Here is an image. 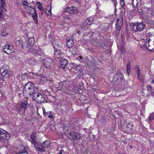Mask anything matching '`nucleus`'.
Segmentation results:
<instances>
[{
    "instance_id": "obj_55",
    "label": "nucleus",
    "mask_w": 154,
    "mask_h": 154,
    "mask_svg": "<svg viewBox=\"0 0 154 154\" xmlns=\"http://www.w3.org/2000/svg\"><path fill=\"white\" fill-rule=\"evenodd\" d=\"M58 154H62V153H59Z\"/></svg>"
},
{
    "instance_id": "obj_19",
    "label": "nucleus",
    "mask_w": 154,
    "mask_h": 154,
    "mask_svg": "<svg viewBox=\"0 0 154 154\" xmlns=\"http://www.w3.org/2000/svg\"><path fill=\"white\" fill-rule=\"evenodd\" d=\"M0 72H2V75L5 78H8L9 76V74L8 73L7 70L6 69H2L0 70Z\"/></svg>"
},
{
    "instance_id": "obj_26",
    "label": "nucleus",
    "mask_w": 154,
    "mask_h": 154,
    "mask_svg": "<svg viewBox=\"0 0 154 154\" xmlns=\"http://www.w3.org/2000/svg\"><path fill=\"white\" fill-rule=\"evenodd\" d=\"M131 63L130 61H128L127 65V72L128 75H129L131 72Z\"/></svg>"
},
{
    "instance_id": "obj_51",
    "label": "nucleus",
    "mask_w": 154,
    "mask_h": 154,
    "mask_svg": "<svg viewBox=\"0 0 154 154\" xmlns=\"http://www.w3.org/2000/svg\"><path fill=\"white\" fill-rule=\"evenodd\" d=\"M152 95L154 97V91L152 93Z\"/></svg>"
},
{
    "instance_id": "obj_33",
    "label": "nucleus",
    "mask_w": 154,
    "mask_h": 154,
    "mask_svg": "<svg viewBox=\"0 0 154 154\" xmlns=\"http://www.w3.org/2000/svg\"><path fill=\"white\" fill-rule=\"evenodd\" d=\"M137 68L138 70L137 72V74L138 78L139 79L141 80V77L140 76V69L138 67Z\"/></svg>"
},
{
    "instance_id": "obj_27",
    "label": "nucleus",
    "mask_w": 154,
    "mask_h": 154,
    "mask_svg": "<svg viewBox=\"0 0 154 154\" xmlns=\"http://www.w3.org/2000/svg\"><path fill=\"white\" fill-rule=\"evenodd\" d=\"M35 42V40L34 38L31 37L28 39V44L30 45H33Z\"/></svg>"
},
{
    "instance_id": "obj_2",
    "label": "nucleus",
    "mask_w": 154,
    "mask_h": 154,
    "mask_svg": "<svg viewBox=\"0 0 154 154\" xmlns=\"http://www.w3.org/2000/svg\"><path fill=\"white\" fill-rule=\"evenodd\" d=\"M66 82L65 81H63L58 83L59 86H56L54 87L57 91H61L62 92H59L60 93H66L68 94V91L69 89L66 88Z\"/></svg>"
},
{
    "instance_id": "obj_34",
    "label": "nucleus",
    "mask_w": 154,
    "mask_h": 154,
    "mask_svg": "<svg viewBox=\"0 0 154 154\" xmlns=\"http://www.w3.org/2000/svg\"><path fill=\"white\" fill-rule=\"evenodd\" d=\"M41 79L40 80L41 81L45 82H46V81L47 80V78L43 76L42 75L41 76H40Z\"/></svg>"
},
{
    "instance_id": "obj_23",
    "label": "nucleus",
    "mask_w": 154,
    "mask_h": 154,
    "mask_svg": "<svg viewBox=\"0 0 154 154\" xmlns=\"http://www.w3.org/2000/svg\"><path fill=\"white\" fill-rule=\"evenodd\" d=\"M26 9V12L28 14H31L32 13H33V12H35V11H36L34 8H32L31 7H29V8H27Z\"/></svg>"
},
{
    "instance_id": "obj_49",
    "label": "nucleus",
    "mask_w": 154,
    "mask_h": 154,
    "mask_svg": "<svg viewBox=\"0 0 154 154\" xmlns=\"http://www.w3.org/2000/svg\"><path fill=\"white\" fill-rule=\"evenodd\" d=\"M25 43L26 44V46H25L24 44H22V47L23 48H24V47H26V46H27V42H25Z\"/></svg>"
},
{
    "instance_id": "obj_18",
    "label": "nucleus",
    "mask_w": 154,
    "mask_h": 154,
    "mask_svg": "<svg viewBox=\"0 0 154 154\" xmlns=\"http://www.w3.org/2000/svg\"><path fill=\"white\" fill-rule=\"evenodd\" d=\"M66 44L69 48L72 47L74 45L73 39L69 37H67L66 39Z\"/></svg>"
},
{
    "instance_id": "obj_47",
    "label": "nucleus",
    "mask_w": 154,
    "mask_h": 154,
    "mask_svg": "<svg viewBox=\"0 0 154 154\" xmlns=\"http://www.w3.org/2000/svg\"><path fill=\"white\" fill-rule=\"evenodd\" d=\"M149 81L150 82H152L154 84V80H153L152 78H149Z\"/></svg>"
},
{
    "instance_id": "obj_4",
    "label": "nucleus",
    "mask_w": 154,
    "mask_h": 154,
    "mask_svg": "<svg viewBox=\"0 0 154 154\" xmlns=\"http://www.w3.org/2000/svg\"><path fill=\"white\" fill-rule=\"evenodd\" d=\"M32 98L33 100L38 103H42L45 102V97L42 94L39 93L36 91L33 94Z\"/></svg>"
},
{
    "instance_id": "obj_46",
    "label": "nucleus",
    "mask_w": 154,
    "mask_h": 154,
    "mask_svg": "<svg viewBox=\"0 0 154 154\" xmlns=\"http://www.w3.org/2000/svg\"><path fill=\"white\" fill-rule=\"evenodd\" d=\"M83 71V69L82 68V67L80 68V69L77 72H80V73H81Z\"/></svg>"
},
{
    "instance_id": "obj_45",
    "label": "nucleus",
    "mask_w": 154,
    "mask_h": 154,
    "mask_svg": "<svg viewBox=\"0 0 154 154\" xmlns=\"http://www.w3.org/2000/svg\"><path fill=\"white\" fill-rule=\"evenodd\" d=\"M42 110H43V114H44V115H45L46 114V112L45 108H43Z\"/></svg>"
},
{
    "instance_id": "obj_29",
    "label": "nucleus",
    "mask_w": 154,
    "mask_h": 154,
    "mask_svg": "<svg viewBox=\"0 0 154 154\" xmlns=\"http://www.w3.org/2000/svg\"><path fill=\"white\" fill-rule=\"evenodd\" d=\"M36 5L38 6V8L40 11H42L43 10V8L42 4L40 2H38L36 3Z\"/></svg>"
},
{
    "instance_id": "obj_44",
    "label": "nucleus",
    "mask_w": 154,
    "mask_h": 154,
    "mask_svg": "<svg viewBox=\"0 0 154 154\" xmlns=\"http://www.w3.org/2000/svg\"><path fill=\"white\" fill-rule=\"evenodd\" d=\"M127 127L129 128V129H131L132 128V126L131 125L128 123L127 124Z\"/></svg>"
},
{
    "instance_id": "obj_50",
    "label": "nucleus",
    "mask_w": 154,
    "mask_h": 154,
    "mask_svg": "<svg viewBox=\"0 0 154 154\" xmlns=\"http://www.w3.org/2000/svg\"><path fill=\"white\" fill-rule=\"evenodd\" d=\"M84 130H85V131L86 132L88 133V129H87L86 128H84Z\"/></svg>"
},
{
    "instance_id": "obj_5",
    "label": "nucleus",
    "mask_w": 154,
    "mask_h": 154,
    "mask_svg": "<svg viewBox=\"0 0 154 154\" xmlns=\"http://www.w3.org/2000/svg\"><path fill=\"white\" fill-rule=\"evenodd\" d=\"M43 63L45 67L48 69H52L54 67V61L52 59L46 58L43 61Z\"/></svg>"
},
{
    "instance_id": "obj_10",
    "label": "nucleus",
    "mask_w": 154,
    "mask_h": 154,
    "mask_svg": "<svg viewBox=\"0 0 154 154\" xmlns=\"http://www.w3.org/2000/svg\"><path fill=\"white\" fill-rule=\"evenodd\" d=\"M145 25L143 23H134L133 25V29L135 32H138L142 31L144 29Z\"/></svg>"
},
{
    "instance_id": "obj_32",
    "label": "nucleus",
    "mask_w": 154,
    "mask_h": 154,
    "mask_svg": "<svg viewBox=\"0 0 154 154\" xmlns=\"http://www.w3.org/2000/svg\"><path fill=\"white\" fill-rule=\"evenodd\" d=\"M119 49L120 50L122 54H123L124 53L125 51V47L123 45H121L120 46Z\"/></svg>"
},
{
    "instance_id": "obj_14",
    "label": "nucleus",
    "mask_w": 154,
    "mask_h": 154,
    "mask_svg": "<svg viewBox=\"0 0 154 154\" xmlns=\"http://www.w3.org/2000/svg\"><path fill=\"white\" fill-rule=\"evenodd\" d=\"M65 11L69 14H76L78 13V9L75 7H68L66 8Z\"/></svg>"
},
{
    "instance_id": "obj_35",
    "label": "nucleus",
    "mask_w": 154,
    "mask_h": 154,
    "mask_svg": "<svg viewBox=\"0 0 154 154\" xmlns=\"http://www.w3.org/2000/svg\"><path fill=\"white\" fill-rule=\"evenodd\" d=\"M154 119V115L153 114H152L149 115V120L151 121L153 120Z\"/></svg>"
},
{
    "instance_id": "obj_53",
    "label": "nucleus",
    "mask_w": 154,
    "mask_h": 154,
    "mask_svg": "<svg viewBox=\"0 0 154 154\" xmlns=\"http://www.w3.org/2000/svg\"><path fill=\"white\" fill-rule=\"evenodd\" d=\"M63 149H61V150H60L59 153H62V152H63Z\"/></svg>"
},
{
    "instance_id": "obj_37",
    "label": "nucleus",
    "mask_w": 154,
    "mask_h": 154,
    "mask_svg": "<svg viewBox=\"0 0 154 154\" xmlns=\"http://www.w3.org/2000/svg\"><path fill=\"white\" fill-rule=\"evenodd\" d=\"M82 66L81 65H78L76 66L75 69V71H76V72H77L79 69L80 68H82Z\"/></svg>"
},
{
    "instance_id": "obj_57",
    "label": "nucleus",
    "mask_w": 154,
    "mask_h": 154,
    "mask_svg": "<svg viewBox=\"0 0 154 154\" xmlns=\"http://www.w3.org/2000/svg\"><path fill=\"white\" fill-rule=\"evenodd\" d=\"M82 58V57H80V59H81Z\"/></svg>"
},
{
    "instance_id": "obj_43",
    "label": "nucleus",
    "mask_w": 154,
    "mask_h": 154,
    "mask_svg": "<svg viewBox=\"0 0 154 154\" xmlns=\"http://www.w3.org/2000/svg\"><path fill=\"white\" fill-rule=\"evenodd\" d=\"M112 2L114 3V6L116 8V5L117 4V0H112Z\"/></svg>"
},
{
    "instance_id": "obj_36",
    "label": "nucleus",
    "mask_w": 154,
    "mask_h": 154,
    "mask_svg": "<svg viewBox=\"0 0 154 154\" xmlns=\"http://www.w3.org/2000/svg\"><path fill=\"white\" fill-rule=\"evenodd\" d=\"M43 93L44 94V95L45 96H47L48 95H50V92L46 90H45L43 91Z\"/></svg>"
},
{
    "instance_id": "obj_52",
    "label": "nucleus",
    "mask_w": 154,
    "mask_h": 154,
    "mask_svg": "<svg viewBox=\"0 0 154 154\" xmlns=\"http://www.w3.org/2000/svg\"><path fill=\"white\" fill-rule=\"evenodd\" d=\"M6 35V34H3V33H2V34H1V35H2V36H3V35H4V36H5V35Z\"/></svg>"
},
{
    "instance_id": "obj_25",
    "label": "nucleus",
    "mask_w": 154,
    "mask_h": 154,
    "mask_svg": "<svg viewBox=\"0 0 154 154\" xmlns=\"http://www.w3.org/2000/svg\"><path fill=\"white\" fill-rule=\"evenodd\" d=\"M93 20V18L92 17H90L85 21V23L86 24L90 25L92 24Z\"/></svg>"
},
{
    "instance_id": "obj_56",
    "label": "nucleus",
    "mask_w": 154,
    "mask_h": 154,
    "mask_svg": "<svg viewBox=\"0 0 154 154\" xmlns=\"http://www.w3.org/2000/svg\"><path fill=\"white\" fill-rule=\"evenodd\" d=\"M16 154H18V152H17L16 153Z\"/></svg>"
},
{
    "instance_id": "obj_59",
    "label": "nucleus",
    "mask_w": 154,
    "mask_h": 154,
    "mask_svg": "<svg viewBox=\"0 0 154 154\" xmlns=\"http://www.w3.org/2000/svg\"><path fill=\"white\" fill-rule=\"evenodd\" d=\"M68 18V17H66V18Z\"/></svg>"
},
{
    "instance_id": "obj_15",
    "label": "nucleus",
    "mask_w": 154,
    "mask_h": 154,
    "mask_svg": "<svg viewBox=\"0 0 154 154\" xmlns=\"http://www.w3.org/2000/svg\"><path fill=\"white\" fill-rule=\"evenodd\" d=\"M50 144L51 142L50 141L47 140L42 143L40 146H38L41 147V148L45 150L44 151L42 152H43L45 151V148H48L50 146Z\"/></svg>"
},
{
    "instance_id": "obj_11",
    "label": "nucleus",
    "mask_w": 154,
    "mask_h": 154,
    "mask_svg": "<svg viewBox=\"0 0 154 154\" xmlns=\"http://www.w3.org/2000/svg\"><path fill=\"white\" fill-rule=\"evenodd\" d=\"M147 41L148 42H146V47L150 51L153 52L154 51V41L150 40L149 36L147 37L146 38Z\"/></svg>"
},
{
    "instance_id": "obj_48",
    "label": "nucleus",
    "mask_w": 154,
    "mask_h": 154,
    "mask_svg": "<svg viewBox=\"0 0 154 154\" xmlns=\"http://www.w3.org/2000/svg\"><path fill=\"white\" fill-rule=\"evenodd\" d=\"M48 117L50 119H52L53 118V116L52 115H50L48 116Z\"/></svg>"
},
{
    "instance_id": "obj_54",
    "label": "nucleus",
    "mask_w": 154,
    "mask_h": 154,
    "mask_svg": "<svg viewBox=\"0 0 154 154\" xmlns=\"http://www.w3.org/2000/svg\"><path fill=\"white\" fill-rule=\"evenodd\" d=\"M41 12V14L42 15H43V10Z\"/></svg>"
},
{
    "instance_id": "obj_7",
    "label": "nucleus",
    "mask_w": 154,
    "mask_h": 154,
    "mask_svg": "<svg viewBox=\"0 0 154 154\" xmlns=\"http://www.w3.org/2000/svg\"><path fill=\"white\" fill-rule=\"evenodd\" d=\"M6 5L5 0H0V21L2 20L4 18V15L1 12L4 13L6 11L5 9Z\"/></svg>"
},
{
    "instance_id": "obj_28",
    "label": "nucleus",
    "mask_w": 154,
    "mask_h": 154,
    "mask_svg": "<svg viewBox=\"0 0 154 154\" xmlns=\"http://www.w3.org/2000/svg\"><path fill=\"white\" fill-rule=\"evenodd\" d=\"M22 3L23 5L24 6V8L25 9H27V8H29V5H30V4L29 3H28V2L26 1H22Z\"/></svg>"
},
{
    "instance_id": "obj_8",
    "label": "nucleus",
    "mask_w": 154,
    "mask_h": 154,
    "mask_svg": "<svg viewBox=\"0 0 154 154\" xmlns=\"http://www.w3.org/2000/svg\"><path fill=\"white\" fill-rule=\"evenodd\" d=\"M68 137L70 139L78 140L81 138V136L79 133L75 131H70L66 134Z\"/></svg>"
},
{
    "instance_id": "obj_41",
    "label": "nucleus",
    "mask_w": 154,
    "mask_h": 154,
    "mask_svg": "<svg viewBox=\"0 0 154 154\" xmlns=\"http://www.w3.org/2000/svg\"><path fill=\"white\" fill-rule=\"evenodd\" d=\"M51 8L48 11V12H46L47 14V15H51Z\"/></svg>"
},
{
    "instance_id": "obj_6",
    "label": "nucleus",
    "mask_w": 154,
    "mask_h": 154,
    "mask_svg": "<svg viewBox=\"0 0 154 154\" xmlns=\"http://www.w3.org/2000/svg\"><path fill=\"white\" fill-rule=\"evenodd\" d=\"M11 134L3 129L0 128V140L5 142L8 140L10 137Z\"/></svg>"
},
{
    "instance_id": "obj_9",
    "label": "nucleus",
    "mask_w": 154,
    "mask_h": 154,
    "mask_svg": "<svg viewBox=\"0 0 154 154\" xmlns=\"http://www.w3.org/2000/svg\"><path fill=\"white\" fill-rule=\"evenodd\" d=\"M123 76L120 72H117L115 74L112 82L116 85L120 84L122 81Z\"/></svg>"
},
{
    "instance_id": "obj_13",
    "label": "nucleus",
    "mask_w": 154,
    "mask_h": 154,
    "mask_svg": "<svg viewBox=\"0 0 154 154\" xmlns=\"http://www.w3.org/2000/svg\"><path fill=\"white\" fill-rule=\"evenodd\" d=\"M29 105L27 100L23 101L20 104L21 108H19V111L22 113H24L27 107L29 106Z\"/></svg>"
},
{
    "instance_id": "obj_22",
    "label": "nucleus",
    "mask_w": 154,
    "mask_h": 154,
    "mask_svg": "<svg viewBox=\"0 0 154 154\" xmlns=\"http://www.w3.org/2000/svg\"><path fill=\"white\" fill-rule=\"evenodd\" d=\"M31 14L35 23V24H37L38 23V20L37 19L38 16L37 13L36 11H35V12H34V13H32Z\"/></svg>"
},
{
    "instance_id": "obj_16",
    "label": "nucleus",
    "mask_w": 154,
    "mask_h": 154,
    "mask_svg": "<svg viewBox=\"0 0 154 154\" xmlns=\"http://www.w3.org/2000/svg\"><path fill=\"white\" fill-rule=\"evenodd\" d=\"M64 54L59 49L54 50L55 57L58 59H60L63 57Z\"/></svg>"
},
{
    "instance_id": "obj_30",
    "label": "nucleus",
    "mask_w": 154,
    "mask_h": 154,
    "mask_svg": "<svg viewBox=\"0 0 154 154\" xmlns=\"http://www.w3.org/2000/svg\"><path fill=\"white\" fill-rule=\"evenodd\" d=\"M39 49V47H34L33 48L31 51L34 53L35 55H37V51L38 49Z\"/></svg>"
},
{
    "instance_id": "obj_3",
    "label": "nucleus",
    "mask_w": 154,
    "mask_h": 154,
    "mask_svg": "<svg viewBox=\"0 0 154 154\" xmlns=\"http://www.w3.org/2000/svg\"><path fill=\"white\" fill-rule=\"evenodd\" d=\"M36 140V137L35 133L33 132L30 135L29 140L32 143L34 144L36 151H38L39 153H42V152L45 151V150L41 148V147L38 146V145H37Z\"/></svg>"
},
{
    "instance_id": "obj_58",
    "label": "nucleus",
    "mask_w": 154,
    "mask_h": 154,
    "mask_svg": "<svg viewBox=\"0 0 154 154\" xmlns=\"http://www.w3.org/2000/svg\"><path fill=\"white\" fill-rule=\"evenodd\" d=\"M36 89H38V88H36Z\"/></svg>"
},
{
    "instance_id": "obj_1",
    "label": "nucleus",
    "mask_w": 154,
    "mask_h": 154,
    "mask_svg": "<svg viewBox=\"0 0 154 154\" xmlns=\"http://www.w3.org/2000/svg\"><path fill=\"white\" fill-rule=\"evenodd\" d=\"M36 90L35 89L34 85L31 82H28L23 88V91L24 96L28 98L29 96H32Z\"/></svg>"
},
{
    "instance_id": "obj_17",
    "label": "nucleus",
    "mask_w": 154,
    "mask_h": 154,
    "mask_svg": "<svg viewBox=\"0 0 154 154\" xmlns=\"http://www.w3.org/2000/svg\"><path fill=\"white\" fill-rule=\"evenodd\" d=\"M123 25V20L121 18H118L116 23V27L118 30L121 29Z\"/></svg>"
},
{
    "instance_id": "obj_20",
    "label": "nucleus",
    "mask_w": 154,
    "mask_h": 154,
    "mask_svg": "<svg viewBox=\"0 0 154 154\" xmlns=\"http://www.w3.org/2000/svg\"><path fill=\"white\" fill-rule=\"evenodd\" d=\"M28 63L31 66H34L38 63L37 60L34 58H29L27 60Z\"/></svg>"
},
{
    "instance_id": "obj_38",
    "label": "nucleus",
    "mask_w": 154,
    "mask_h": 154,
    "mask_svg": "<svg viewBox=\"0 0 154 154\" xmlns=\"http://www.w3.org/2000/svg\"><path fill=\"white\" fill-rule=\"evenodd\" d=\"M71 54L74 56L77 54V52L75 50H72L71 51Z\"/></svg>"
},
{
    "instance_id": "obj_40",
    "label": "nucleus",
    "mask_w": 154,
    "mask_h": 154,
    "mask_svg": "<svg viewBox=\"0 0 154 154\" xmlns=\"http://www.w3.org/2000/svg\"><path fill=\"white\" fill-rule=\"evenodd\" d=\"M18 154H28L26 151L25 150L21 151L20 152H18Z\"/></svg>"
},
{
    "instance_id": "obj_21",
    "label": "nucleus",
    "mask_w": 154,
    "mask_h": 154,
    "mask_svg": "<svg viewBox=\"0 0 154 154\" xmlns=\"http://www.w3.org/2000/svg\"><path fill=\"white\" fill-rule=\"evenodd\" d=\"M68 63V61L66 59H63L61 60L60 61V64L61 67L64 68V67Z\"/></svg>"
},
{
    "instance_id": "obj_42",
    "label": "nucleus",
    "mask_w": 154,
    "mask_h": 154,
    "mask_svg": "<svg viewBox=\"0 0 154 154\" xmlns=\"http://www.w3.org/2000/svg\"><path fill=\"white\" fill-rule=\"evenodd\" d=\"M120 4L122 7H124L125 5L124 0H120Z\"/></svg>"
},
{
    "instance_id": "obj_24",
    "label": "nucleus",
    "mask_w": 154,
    "mask_h": 154,
    "mask_svg": "<svg viewBox=\"0 0 154 154\" xmlns=\"http://www.w3.org/2000/svg\"><path fill=\"white\" fill-rule=\"evenodd\" d=\"M52 44L54 50H55V49H59V45L57 40H54L52 42Z\"/></svg>"
},
{
    "instance_id": "obj_31",
    "label": "nucleus",
    "mask_w": 154,
    "mask_h": 154,
    "mask_svg": "<svg viewBox=\"0 0 154 154\" xmlns=\"http://www.w3.org/2000/svg\"><path fill=\"white\" fill-rule=\"evenodd\" d=\"M44 54V51L40 48L38 49L37 51V55H39L40 56Z\"/></svg>"
},
{
    "instance_id": "obj_39",
    "label": "nucleus",
    "mask_w": 154,
    "mask_h": 154,
    "mask_svg": "<svg viewBox=\"0 0 154 154\" xmlns=\"http://www.w3.org/2000/svg\"><path fill=\"white\" fill-rule=\"evenodd\" d=\"M146 87L148 90L149 91H151L152 90V87L150 85H147Z\"/></svg>"
},
{
    "instance_id": "obj_12",
    "label": "nucleus",
    "mask_w": 154,
    "mask_h": 154,
    "mask_svg": "<svg viewBox=\"0 0 154 154\" xmlns=\"http://www.w3.org/2000/svg\"><path fill=\"white\" fill-rule=\"evenodd\" d=\"M2 51L8 54H11L14 51L13 47L9 45L6 44L3 47Z\"/></svg>"
}]
</instances>
